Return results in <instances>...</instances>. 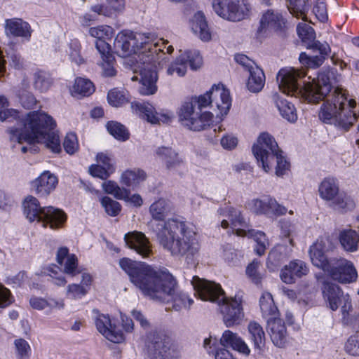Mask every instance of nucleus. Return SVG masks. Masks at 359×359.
<instances>
[{
    "label": "nucleus",
    "instance_id": "27",
    "mask_svg": "<svg viewBox=\"0 0 359 359\" xmlns=\"http://www.w3.org/2000/svg\"><path fill=\"white\" fill-rule=\"evenodd\" d=\"M220 343L224 346H230L245 356H248L250 353V349L245 341L231 330L224 331L220 339Z\"/></svg>",
    "mask_w": 359,
    "mask_h": 359
},
{
    "label": "nucleus",
    "instance_id": "32",
    "mask_svg": "<svg viewBox=\"0 0 359 359\" xmlns=\"http://www.w3.org/2000/svg\"><path fill=\"white\" fill-rule=\"evenodd\" d=\"M318 191L323 200L332 202L339 193V188L334 179L326 178L320 184Z\"/></svg>",
    "mask_w": 359,
    "mask_h": 359
},
{
    "label": "nucleus",
    "instance_id": "33",
    "mask_svg": "<svg viewBox=\"0 0 359 359\" xmlns=\"http://www.w3.org/2000/svg\"><path fill=\"white\" fill-rule=\"evenodd\" d=\"M94 91L95 86L89 79L79 77L76 79L71 89V94L75 97L80 98L89 96Z\"/></svg>",
    "mask_w": 359,
    "mask_h": 359
},
{
    "label": "nucleus",
    "instance_id": "29",
    "mask_svg": "<svg viewBox=\"0 0 359 359\" xmlns=\"http://www.w3.org/2000/svg\"><path fill=\"white\" fill-rule=\"evenodd\" d=\"M339 241L345 252H356L359 248V233L351 229H344L339 234Z\"/></svg>",
    "mask_w": 359,
    "mask_h": 359
},
{
    "label": "nucleus",
    "instance_id": "41",
    "mask_svg": "<svg viewBox=\"0 0 359 359\" xmlns=\"http://www.w3.org/2000/svg\"><path fill=\"white\" fill-rule=\"evenodd\" d=\"M102 188L105 193L113 195L116 198L119 200H126L128 196V190L121 188L114 181H107L102 184Z\"/></svg>",
    "mask_w": 359,
    "mask_h": 359
},
{
    "label": "nucleus",
    "instance_id": "20",
    "mask_svg": "<svg viewBox=\"0 0 359 359\" xmlns=\"http://www.w3.org/2000/svg\"><path fill=\"white\" fill-rule=\"evenodd\" d=\"M95 323L99 332L109 341L116 344L124 341L123 334L121 331L115 330L109 316L97 313Z\"/></svg>",
    "mask_w": 359,
    "mask_h": 359
},
{
    "label": "nucleus",
    "instance_id": "1",
    "mask_svg": "<svg viewBox=\"0 0 359 359\" xmlns=\"http://www.w3.org/2000/svg\"><path fill=\"white\" fill-rule=\"evenodd\" d=\"M302 70L283 69L277 74V81L280 90L285 94L302 98L311 103H317L325 100L322 105L319 118L325 123L334 124L348 130L357 121L358 116L353 109L356 106L354 100L347 102V98L341 88L332 90L329 77L325 73H320L317 78L304 82L299 88V80L306 76Z\"/></svg>",
    "mask_w": 359,
    "mask_h": 359
},
{
    "label": "nucleus",
    "instance_id": "28",
    "mask_svg": "<svg viewBox=\"0 0 359 359\" xmlns=\"http://www.w3.org/2000/svg\"><path fill=\"white\" fill-rule=\"evenodd\" d=\"M323 297L327 306L332 311H336L341 303L343 292L340 287L332 283L325 282L322 287Z\"/></svg>",
    "mask_w": 359,
    "mask_h": 359
},
{
    "label": "nucleus",
    "instance_id": "60",
    "mask_svg": "<svg viewBox=\"0 0 359 359\" xmlns=\"http://www.w3.org/2000/svg\"><path fill=\"white\" fill-rule=\"evenodd\" d=\"M238 139L233 135H225L221 140L220 144L223 149L226 150H232L235 149L238 145Z\"/></svg>",
    "mask_w": 359,
    "mask_h": 359
},
{
    "label": "nucleus",
    "instance_id": "54",
    "mask_svg": "<svg viewBox=\"0 0 359 359\" xmlns=\"http://www.w3.org/2000/svg\"><path fill=\"white\" fill-rule=\"evenodd\" d=\"M63 147L67 153L74 154L79 149L76 135L74 133L67 134L64 140Z\"/></svg>",
    "mask_w": 359,
    "mask_h": 359
},
{
    "label": "nucleus",
    "instance_id": "19",
    "mask_svg": "<svg viewBox=\"0 0 359 359\" xmlns=\"http://www.w3.org/2000/svg\"><path fill=\"white\" fill-rule=\"evenodd\" d=\"M124 241L129 248L135 250L142 257H149L152 253L149 239L142 232H128L125 234Z\"/></svg>",
    "mask_w": 359,
    "mask_h": 359
},
{
    "label": "nucleus",
    "instance_id": "40",
    "mask_svg": "<svg viewBox=\"0 0 359 359\" xmlns=\"http://www.w3.org/2000/svg\"><path fill=\"white\" fill-rule=\"evenodd\" d=\"M287 8L292 15L305 20L309 5L308 0H287Z\"/></svg>",
    "mask_w": 359,
    "mask_h": 359
},
{
    "label": "nucleus",
    "instance_id": "56",
    "mask_svg": "<svg viewBox=\"0 0 359 359\" xmlns=\"http://www.w3.org/2000/svg\"><path fill=\"white\" fill-rule=\"evenodd\" d=\"M189 99L191 100V102H196L197 109L198 110L203 111V108L207 107L209 105H211L212 107V97L211 90L203 95L191 97Z\"/></svg>",
    "mask_w": 359,
    "mask_h": 359
},
{
    "label": "nucleus",
    "instance_id": "6",
    "mask_svg": "<svg viewBox=\"0 0 359 359\" xmlns=\"http://www.w3.org/2000/svg\"><path fill=\"white\" fill-rule=\"evenodd\" d=\"M252 153L258 162H260L265 172L271 170L272 163L276 161V174L281 177L287 173L290 163L282 155L275 140L268 133L259 135L257 142L252 147Z\"/></svg>",
    "mask_w": 359,
    "mask_h": 359
},
{
    "label": "nucleus",
    "instance_id": "15",
    "mask_svg": "<svg viewBox=\"0 0 359 359\" xmlns=\"http://www.w3.org/2000/svg\"><path fill=\"white\" fill-rule=\"evenodd\" d=\"M192 285L199 297L203 301L219 302L222 301V297H226L220 285L212 281L194 277L191 281Z\"/></svg>",
    "mask_w": 359,
    "mask_h": 359
},
{
    "label": "nucleus",
    "instance_id": "34",
    "mask_svg": "<svg viewBox=\"0 0 359 359\" xmlns=\"http://www.w3.org/2000/svg\"><path fill=\"white\" fill-rule=\"evenodd\" d=\"M170 210V203L164 198H159L149 207V213L152 219L158 221L163 220Z\"/></svg>",
    "mask_w": 359,
    "mask_h": 359
},
{
    "label": "nucleus",
    "instance_id": "17",
    "mask_svg": "<svg viewBox=\"0 0 359 359\" xmlns=\"http://www.w3.org/2000/svg\"><path fill=\"white\" fill-rule=\"evenodd\" d=\"M248 208L257 215H283L287 212V208L279 204L276 199L269 196L263 199L255 198L248 203Z\"/></svg>",
    "mask_w": 359,
    "mask_h": 359
},
{
    "label": "nucleus",
    "instance_id": "8",
    "mask_svg": "<svg viewBox=\"0 0 359 359\" xmlns=\"http://www.w3.org/2000/svg\"><path fill=\"white\" fill-rule=\"evenodd\" d=\"M24 213L30 222H41L43 226L51 229L60 227L66 220V215L60 209L52 206L41 208L38 199L27 196L23 201Z\"/></svg>",
    "mask_w": 359,
    "mask_h": 359
},
{
    "label": "nucleus",
    "instance_id": "51",
    "mask_svg": "<svg viewBox=\"0 0 359 359\" xmlns=\"http://www.w3.org/2000/svg\"><path fill=\"white\" fill-rule=\"evenodd\" d=\"M95 46L100 54L102 61H114V58L111 53L110 45L106 40H97Z\"/></svg>",
    "mask_w": 359,
    "mask_h": 359
},
{
    "label": "nucleus",
    "instance_id": "23",
    "mask_svg": "<svg viewBox=\"0 0 359 359\" xmlns=\"http://www.w3.org/2000/svg\"><path fill=\"white\" fill-rule=\"evenodd\" d=\"M57 262L63 266V272L70 276H75L81 273L78 266V259L74 254H69L66 247L58 249L57 252Z\"/></svg>",
    "mask_w": 359,
    "mask_h": 359
},
{
    "label": "nucleus",
    "instance_id": "38",
    "mask_svg": "<svg viewBox=\"0 0 359 359\" xmlns=\"http://www.w3.org/2000/svg\"><path fill=\"white\" fill-rule=\"evenodd\" d=\"M332 205L335 210L341 212H346L354 209L355 202L351 196L344 192H341L333 200Z\"/></svg>",
    "mask_w": 359,
    "mask_h": 359
},
{
    "label": "nucleus",
    "instance_id": "16",
    "mask_svg": "<svg viewBox=\"0 0 359 359\" xmlns=\"http://www.w3.org/2000/svg\"><path fill=\"white\" fill-rule=\"evenodd\" d=\"M333 248L331 239L328 236L320 237L311 245L309 254L313 264L324 271L327 269L330 261H328L326 252Z\"/></svg>",
    "mask_w": 359,
    "mask_h": 359
},
{
    "label": "nucleus",
    "instance_id": "11",
    "mask_svg": "<svg viewBox=\"0 0 359 359\" xmlns=\"http://www.w3.org/2000/svg\"><path fill=\"white\" fill-rule=\"evenodd\" d=\"M212 8L224 19L240 21L250 12V5L246 0H213Z\"/></svg>",
    "mask_w": 359,
    "mask_h": 359
},
{
    "label": "nucleus",
    "instance_id": "49",
    "mask_svg": "<svg viewBox=\"0 0 359 359\" xmlns=\"http://www.w3.org/2000/svg\"><path fill=\"white\" fill-rule=\"evenodd\" d=\"M260 309L264 315H269L275 310L272 295L269 292H264L259 300Z\"/></svg>",
    "mask_w": 359,
    "mask_h": 359
},
{
    "label": "nucleus",
    "instance_id": "37",
    "mask_svg": "<svg viewBox=\"0 0 359 359\" xmlns=\"http://www.w3.org/2000/svg\"><path fill=\"white\" fill-rule=\"evenodd\" d=\"M274 99L281 116L290 122L296 121L297 114L294 104L278 95H275Z\"/></svg>",
    "mask_w": 359,
    "mask_h": 359
},
{
    "label": "nucleus",
    "instance_id": "52",
    "mask_svg": "<svg viewBox=\"0 0 359 359\" xmlns=\"http://www.w3.org/2000/svg\"><path fill=\"white\" fill-rule=\"evenodd\" d=\"M345 349L351 355H359V332H356L348 339Z\"/></svg>",
    "mask_w": 359,
    "mask_h": 359
},
{
    "label": "nucleus",
    "instance_id": "35",
    "mask_svg": "<svg viewBox=\"0 0 359 359\" xmlns=\"http://www.w3.org/2000/svg\"><path fill=\"white\" fill-rule=\"evenodd\" d=\"M250 76L247 83L248 90L252 93H259L265 83V75L258 66L249 71Z\"/></svg>",
    "mask_w": 359,
    "mask_h": 359
},
{
    "label": "nucleus",
    "instance_id": "57",
    "mask_svg": "<svg viewBox=\"0 0 359 359\" xmlns=\"http://www.w3.org/2000/svg\"><path fill=\"white\" fill-rule=\"evenodd\" d=\"M88 292V289L79 284H70L67 287V296L74 299L81 298Z\"/></svg>",
    "mask_w": 359,
    "mask_h": 359
},
{
    "label": "nucleus",
    "instance_id": "25",
    "mask_svg": "<svg viewBox=\"0 0 359 359\" xmlns=\"http://www.w3.org/2000/svg\"><path fill=\"white\" fill-rule=\"evenodd\" d=\"M6 32L8 35L15 37H21L29 40L31 37L32 29L28 22L21 18H12L6 20Z\"/></svg>",
    "mask_w": 359,
    "mask_h": 359
},
{
    "label": "nucleus",
    "instance_id": "45",
    "mask_svg": "<svg viewBox=\"0 0 359 359\" xmlns=\"http://www.w3.org/2000/svg\"><path fill=\"white\" fill-rule=\"evenodd\" d=\"M107 99L109 104L116 107H121L128 102L126 91L116 88L108 93Z\"/></svg>",
    "mask_w": 359,
    "mask_h": 359
},
{
    "label": "nucleus",
    "instance_id": "59",
    "mask_svg": "<svg viewBox=\"0 0 359 359\" xmlns=\"http://www.w3.org/2000/svg\"><path fill=\"white\" fill-rule=\"evenodd\" d=\"M313 12L320 22H325L327 20V7L324 1L318 0L316 2L313 8Z\"/></svg>",
    "mask_w": 359,
    "mask_h": 359
},
{
    "label": "nucleus",
    "instance_id": "12",
    "mask_svg": "<svg viewBox=\"0 0 359 359\" xmlns=\"http://www.w3.org/2000/svg\"><path fill=\"white\" fill-rule=\"evenodd\" d=\"M325 272H327L333 280L341 283L355 282L358 277L357 271L353 262L342 257L331 259Z\"/></svg>",
    "mask_w": 359,
    "mask_h": 359
},
{
    "label": "nucleus",
    "instance_id": "7",
    "mask_svg": "<svg viewBox=\"0 0 359 359\" xmlns=\"http://www.w3.org/2000/svg\"><path fill=\"white\" fill-rule=\"evenodd\" d=\"M161 41L154 42V37L152 36V41L150 42L151 44H156L157 48V53H160L158 55L159 58L156 61H151L150 62H147L145 67H140V78L137 76H133L131 77L132 81H140V87L139 92L142 95H151L155 94L157 92L158 87L156 85V82L158 80V74L156 72V64L160 65V60H164L165 53H164V49L166 48L167 53L171 54L172 53L174 48L172 46H168L166 47V44L168 43V41H165L163 39H160Z\"/></svg>",
    "mask_w": 359,
    "mask_h": 359
},
{
    "label": "nucleus",
    "instance_id": "63",
    "mask_svg": "<svg viewBox=\"0 0 359 359\" xmlns=\"http://www.w3.org/2000/svg\"><path fill=\"white\" fill-rule=\"evenodd\" d=\"M107 7L112 16L124 9L125 0H107Z\"/></svg>",
    "mask_w": 359,
    "mask_h": 359
},
{
    "label": "nucleus",
    "instance_id": "48",
    "mask_svg": "<svg viewBox=\"0 0 359 359\" xmlns=\"http://www.w3.org/2000/svg\"><path fill=\"white\" fill-rule=\"evenodd\" d=\"M182 56L185 57L187 65L189 62V66L192 70L199 69L203 65V58L197 50L186 52Z\"/></svg>",
    "mask_w": 359,
    "mask_h": 359
},
{
    "label": "nucleus",
    "instance_id": "58",
    "mask_svg": "<svg viewBox=\"0 0 359 359\" xmlns=\"http://www.w3.org/2000/svg\"><path fill=\"white\" fill-rule=\"evenodd\" d=\"M113 172V170L107 169L100 165H92L89 168V172L92 176L102 180H106Z\"/></svg>",
    "mask_w": 359,
    "mask_h": 359
},
{
    "label": "nucleus",
    "instance_id": "9",
    "mask_svg": "<svg viewBox=\"0 0 359 359\" xmlns=\"http://www.w3.org/2000/svg\"><path fill=\"white\" fill-rule=\"evenodd\" d=\"M231 222L232 232L238 236H245L248 233L254 236L257 243L255 248L256 253L261 256L264 254L266 249L269 246V242L266 238V234L262 231H257L255 233L253 230L249 229L248 221L242 216L241 212L234 208L229 210L228 220L223 219L221 226L224 229H226Z\"/></svg>",
    "mask_w": 359,
    "mask_h": 359
},
{
    "label": "nucleus",
    "instance_id": "2",
    "mask_svg": "<svg viewBox=\"0 0 359 359\" xmlns=\"http://www.w3.org/2000/svg\"><path fill=\"white\" fill-rule=\"evenodd\" d=\"M119 265L145 297L158 302L172 300L176 311L189 308L193 304V299L185 292L177 291V281L168 271L156 270L128 258L121 259Z\"/></svg>",
    "mask_w": 359,
    "mask_h": 359
},
{
    "label": "nucleus",
    "instance_id": "62",
    "mask_svg": "<svg viewBox=\"0 0 359 359\" xmlns=\"http://www.w3.org/2000/svg\"><path fill=\"white\" fill-rule=\"evenodd\" d=\"M235 60L237 63L245 67L248 72L254 69V67H257L252 60L243 54L236 55Z\"/></svg>",
    "mask_w": 359,
    "mask_h": 359
},
{
    "label": "nucleus",
    "instance_id": "46",
    "mask_svg": "<svg viewBox=\"0 0 359 359\" xmlns=\"http://www.w3.org/2000/svg\"><path fill=\"white\" fill-rule=\"evenodd\" d=\"M89 34L97 40L110 39L114 35L113 29L107 25L91 27L89 29Z\"/></svg>",
    "mask_w": 359,
    "mask_h": 359
},
{
    "label": "nucleus",
    "instance_id": "31",
    "mask_svg": "<svg viewBox=\"0 0 359 359\" xmlns=\"http://www.w3.org/2000/svg\"><path fill=\"white\" fill-rule=\"evenodd\" d=\"M146 172L140 168L127 170L121 177V182L127 187H136L147 179Z\"/></svg>",
    "mask_w": 359,
    "mask_h": 359
},
{
    "label": "nucleus",
    "instance_id": "36",
    "mask_svg": "<svg viewBox=\"0 0 359 359\" xmlns=\"http://www.w3.org/2000/svg\"><path fill=\"white\" fill-rule=\"evenodd\" d=\"M248 330L255 349L259 351H262L265 344V333L262 327L253 321L249 323Z\"/></svg>",
    "mask_w": 359,
    "mask_h": 359
},
{
    "label": "nucleus",
    "instance_id": "55",
    "mask_svg": "<svg viewBox=\"0 0 359 359\" xmlns=\"http://www.w3.org/2000/svg\"><path fill=\"white\" fill-rule=\"evenodd\" d=\"M289 266L292 270L295 278H302L306 276L309 272V268L306 263L302 260H295L290 262Z\"/></svg>",
    "mask_w": 359,
    "mask_h": 359
},
{
    "label": "nucleus",
    "instance_id": "61",
    "mask_svg": "<svg viewBox=\"0 0 359 359\" xmlns=\"http://www.w3.org/2000/svg\"><path fill=\"white\" fill-rule=\"evenodd\" d=\"M11 291L4 285H0V308H6L12 303Z\"/></svg>",
    "mask_w": 359,
    "mask_h": 359
},
{
    "label": "nucleus",
    "instance_id": "3",
    "mask_svg": "<svg viewBox=\"0 0 359 359\" xmlns=\"http://www.w3.org/2000/svg\"><path fill=\"white\" fill-rule=\"evenodd\" d=\"M55 126L53 118L46 113L30 111L21 121L20 126L22 128L9 130V138L11 141L18 144L24 142L29 145L35 142L40 143L52 152L60 153L61 145L59 135L53 131Z\"/></svg>",
    "mask_w": 359,
    "mask_h": 359
},
{
    "label": "nucleus",
    "instance_id": "24",
    "mask_svg": "<svg viewBox=\"0 0 359 359\" xmlns=\"http://www.w3.org/2000/svg\"><path fill=\"white\" fill-rule=\"evenodd\" d=\"M268 332L273 344L283 347L287 341V332L285 323L280 318H271L268 320Z\"/></svg>",
    "mask_w": 359,
    "mask_h": 359
},
{
    "label": "nucleus",
    "instance_id": "18",
    "mask_svg": "<svg viewBox=\"0 0 359 359\" xmlns=\"http://www.w3.org/2000/svg\"><path fill=\"white\" fill-rule=\"evenodd\" d=\"M309 48L318 50L320 55H308L306 53H302L299 55V62L308 69H316L321 66L325 60V56L330 52V48L327 43H320L317 41L309 46Z\"/></svg>",
    "mask_w": 359,
    "mask_h": 359
},
{
    "label": "nucleus",
    "instance_id": "44",
    "mask_svg": "<svg viewBox=\"0 0 359 359\" xmlns=\"http://www.w3.org/2000/svg\"><path fill=\"white\" fill-rule=\"evenodd\" d=\"M187 65L185 62V57L180 55L172 63L170 64L167 69L168 75L177 76H184L187 72Z\"/></svg>",
    "mask_w": 359,
    "mask_h": 359
},
{
    "label": "nucleus",
    "instance_id": "4",
    "mask_svg": "<svg viewBox=\"0 0 359 359\" xmlns=\"http://www.w3.org/2000/svg\"><path fill=\"white\" fill-rule=\"evenodd\" d=\"M154 231L160 245L172 255L193 256L199 251L196 233L184 222L168 219L158 223Z\"/></svg>",
    "mask_w": 359,
    "mask_h": 359
},
{
    "label": "nucleus",
    "instance_id": "26",
    "mask_svg": "<svg viewBox=\"0 0 359 359\" xmlns=\"http://www.w3.org/2000/svg\"><path fill=\"white\" fill-rule=\"evenodd\" d=\"M285 27V21L282 15L272 10L263 14L260 21L259 31H282Z\"/></svg>",
    "mask_w": 359,
    "mask_h": 359
},
{
    "label": "nucleus",
    "instance_id": "50",
    "mask_svg": "<svg viewBox=\"0 0 359 359\" xmlns=\"http://www.w3.org/2000/svg\"><path fill=\"white\" fill-rule=\"evenodd\" d=\"M16 354L18 359H28L31 348L27 341L23 339H18L14 341Z\"/></svg>",
    "mask_w": 359,
    "mask_h": 359
},
{
    "label": "nucleus",
    "instance_id": "13",
    "mask_svg": "<svg viewBox=\"0 0 359 359\" xmlns=\"http://www.w3.org/2000/svg\"><path fill=\"white\" fill-rule=\"evenodd\" d=\"M219 306L226 327L241 324L244 318V313L240 299L222 297V301L219 302Z\"/></svg>",
    "mask_w": 359,
    "mask_h": 359
},
{
    "label": "nucleus",
    "instance_id": "10",
    "mask_svg": "<svg viewBox=\"0 0 359 359\" xmlns=\"http://www.w3.org/2000/svg\"><path fill=\"white\" fill-rule=\"evenodd\" d=\"M196 104L189 98L186 100L179 108L177 114L183 126L191 130L200 131L211 124L213 115L209 111L198 110Z\"/></svg>",
    "mask_w": 359,
    "mask_h": 359
},
{
    "label": "nucleus",
    "instance_id": "43",
    "mask_svg": "<svg viewBox=\"0 0 359 359\" xmlns=\"http://www.w3.org/2000/svg\"><path fill=\"white\" fill-rule=\"evenodd\" d=\"M108 132L116 139L126 141L129 138V133L125 126L118 122L110 121L107 123Z\"/></svg>",
    "mask_w": 359,
    "mask_h": 359
},
{
    "label": "nucleus",
    "instance_id": "5",
    "mask_svg": "<svg viewBox=\"0 0 359 359\" xmlns=\"http://www.w3.org/2000/svg\"><path fill=\"white\" fill-rule=\"evenodd\" d=\"M152 36L150 34L134 33L129 31L119 32L114 41V46L117 53L123 57H128L135 54V60L137 62V69L135 73L140 78V67H145L147 62H156L158 58L157 53V43L151 44Z\"/></svg>",
    "mask_w": 359,
    "mask_h": 359
},
{
    "label": "nucleus",
    "instance_id": "21",
    "mask_svg": "<svg viewBox=\"0 0 359 359\" xmlns=\"http://www.w3.org/2000/svg\"><path fill=\"white\" fill-rule=\"evenodd\" d=\"M58 183L57 177L49 171H44L32 182V188L40 197H47L55 190Z\"/></svg>",
    "mask_w": 359,
    "mask_h": 359
},
{
    "label": "nucleus",
    "instance_id": "14",
    "mask_svg": "<svg viewBox=\"0 0 359 359\" xmlns=\"http://www.w3.org/2000/svg\"><path fill=\"white\" fill-rule=\"evenodd\" d=\"M131 107L134 112L151 124L169 123L174 118L172 112L163 110L158 113L149 102H134Z\"/></svg>",
    "mask_w": 359,
    "mask_h": 359
},
{
    "label": "nucleus",
    "instance_id": "47",
    "mask_svg": "<svg viewBox=\"0 0 359 359\" xmlns=\"http://www.w3.org/2000/svg\"><path fill=\"white\" fill-rule=\"evenodd\" d=\"M100 202L105 212L109 216L115 217L118 215L121 210V204L108 196L102 198Z\"/></svg>",
    "mask_w": 359,
    "mask_h": 359
},
{
    "label": "nucleus",
    "instance_id": "42",
    "mask_svg": "<svg viewBox=\"0 0 359 359\" xmlns=\"http://www.w3.org/2000/svg\"><path fill=\"white\" fill-rule=\"evenodd\" d=\"M297 32L299 37L309 47L314 41L316 34L313 29L305 22L297 25Z\"/></svg>",
    "mask_w": 359,
    "mask_h": 359
},
{
    "label": "nucleus",
    "instance_id": "39",
    "mask_svg": "<svg viewBox=\"0 0 359 359\" xmlns=\"http://www.w3.org/2000/svg\"><path fill=\"white\" fill-rule=\"evenodd\" d=\"M32 79L34 88L41 93L46 92L52 86L50 74L44 71L37 70L34 72Z\"/></svg>",
    "mask_w": 359,
    "mask_h": 359
},
{
    "label": "nucleus",
    "instance_id": "53",
    "mask_svg": "<svg viewBox=\"0 0 359 359\" xmlns=\"http://www.w3.org/2000/svg\"><path fill=\"white\" fill-rule=\"evenodd\" d=\"M259 266L260 263L254 260L246 269V274L256 284L259 283L262 278V276L259 271Z\"/></svg>",
    "mask_w": 359,
    "mask_h": 359
},
{
    "label": "nucleus",
    "instance_id": "22",
    "mask_svg": "<svg viewBox=\"0 0 359 359\" xmlns=\"http://www.w3.org/2000/svg\"><path fill=\"white\" fill-rule=\"evenodd\" d=\"M212 107L218 111L217 116L227 114L231 105V100L228 90L223 86H214L211 88Z\"/></svg>",
    "mask_w": 359,
    "mask_h": 359
},
{
    "label": "nucleus",
    "instance_id": "64",
    "mask_svg": "<svg viewBox=\"0 0 359 359\" xmlns=\"http://www.w3.org/2000/svg\"><path fill=\"white\" fill-rule=\"evenodd\" d=\"M18 111L9 109L8 107L3 111H0V121H13L18 118Z\"/></svg>",
    "mask_w": 359,
    "mask_h": 359
},
{
    "label": "nucleus",
    "instance_id": "30",
    "mask_svg": "<svg viewBox=\"0 0 359 359\" xmlns=\"http://www.w3.org/2000/svg\"><path fill=\"white\" fill-rule=\"evenodd\" d=\"M191 28L202 41H208L211 39V33L203 13L198 12L194 15Z\"/></svg>",
    "mask_w": 359,
    "mask_h": 359
}]
</instances>
